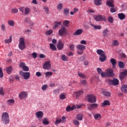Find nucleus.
I'll return each mask as SVG.
<instances>
[{"instance_id": "2f4dec72", "label": "nucleus", "mask_w": 127, "mask_h": 127, "mask_svg": "<svg viewBox=\"0 0 127 127\" xmlns=\"http://www.w3.org/2000/svg\"><path fill=\"white\" fill-rule=\"evenodd\" d=\"M53 74V73L52 72L47 71L45 73L46 78H49V77H51Z\"/></svg>"}, {"instance_id": "a18cd8bd", "label": "nucleus", "mask_w": 127, "mask_h": 127, "mask_svg": "<svg viewBox=\"0 0 127 127\" xmlns=\"http://www.w3.org/2000/svg\"><path fill=\"white\" fill-rule=\"evenodd\" d=\"M8 23L10 26H14V21L12 20H10L8 21Z\"/></svg>"}, {"instance_id": "f8f14e48", "label": "nucleus", "mask_w": 127, "mask_h": 127, "mask_svg": "<svg viewBox=\"0 0 127 127\" xmlns=\"http://www.w3.org/2000/svg\"><path fill=\"white\" fill-rule=\"evenodd\" d=\"M57 47L59 50H62V49H63V48L64 47V44L62 43V41H61V40L58 41Z\"/></svg>"}, {"instance_id": "4be33fe9", "label": "nucleus", "mask_w": 127, "mask_h": 127, "mask_svg": "<svg viewBox=\"0 0 127 127\" xmlns=\"http://www.w3.org/2000/svg\"><path fill=\"white\" fill-rule=\"evenodd\" d=\"M97 53L98 54V55H100V56H104V55H106L105 54V52L102 50H97Z\"/></svg>"}, {"instance_id": "473e14b6", "label": "nucleus", "mask_w": 127, "mask_h": 127, "mask_svg": "<svg viewBox=\"0 0 127 127\" xmlns=\"http://www.w3.org/2000/svg\"><path fill=\"white\" fill-rule=\"evenodd\" d=\"M50 47L51 49H52V50H53V51H56V50H57L56 46L55 45H54V44H50Z\"/></svg>"}, {"instance_id": "9b49d317", "label": "nucleus", "mask_w": 127, "mask_h": 127, "mask_svg": "<svg viewBox=\"0 0 127 127\" xmlns=\"http://www.w3.org/2000/svg\"><path fill=\"white\" fill-rule=\"evenodd\" d=\"M99 107V105H98L97 103H94L92 104H90V107H88L87 109L89 111H92V110H95V109H98V107Z\"/></svg>"}, {"instance_id": "1a4fd4ad", "label": "nucleus", "mask_w": 127, "mask_h": 127, "mask_svg": "<svg viewBox=\"0 0 127 127\" xmlns=\"http://www.w3.org/2000/svg\"><path fill=\"white\" fill-rule=\"evenodd\" d=\"M107 81L109 85H113L114 86H118L120 83L119 79L117 78H114L113 80L108 79Z\"/></svg>"}, {"instance_id": "39448f33", "label": "nucleus", "mask_w": 127, "mask_h": 127, "mask_svg": "<svg viewBox=\"0 0 127 127\" xmlns=\"http://www.w3.org/2000/svg\"><path fill=\"white\" fill-rule=\"evenodd\" d=\"M93 17L96 21H107L106 17L102 15H95Z\"/></svg>"}, {"instance_id": "774afa93", "label": "nucleus", "mask_w": 127, "mask_h": 127, "mask_svg": "<svg viewBox=\"0 0 127 127\" xmlns=\"http://www.w3.org/2000/svg\"><path fill=\"white\" fill-rule=\"evenodd\" d=\"M46 89H47V85H44L42 86V90H43V91H45L46 90Z\"/></svg>"}, {"instance_id": "a19ab883", "label": "nucleus", "mask_w": 127, "mask_h": 127, "mask_svg": "<svg viewBox=\"0 0 127 127\" xmlns=\"http://www.w3.org/2000/svg\"><path fill=\"white\" fill-rule=\"evenodd\" d=\"M69 48L70 51H74L75 50V45L74 44H70L69 46Z\"/></svg>"}, {"instance_id": "cd10ccee", "label": "nucleus", "mask_w": 127, "mask_h": 127, "mask_svg": "<svg viewBox=\"0 0 127 127\" xmlns=\"http://www.w3.org/2000/svg\"><path fill=\"white\" fill-rule=\"evenodd\" d=\"M106 59H107V58L106 57V55L104 56H101L99 58V60L101 62H105Z\"/></svg>"}, {"instance_id": "a211bd4d", "label": "nucleus", "mask_w": 127, "mask_h": 127, "mask_svg": "<svg viewBox=\"0 0 127 127\" xmlns=\"http://www.w3.org/2000/svg\"><path fill=\"white\" fill-rule=\"evenodd\" d=\"M83 30L78 29L73 33V35H81L83 33Z\"/></svg>"}, {"instance_id": "de8ad7c7", "label": "nucleus", "mask_w": 127, "mask_h": 127, "mask_svg": "<svg viewBox=\"0 0 127 127\" xmlns=\"http://www.w3.org/2000/svg\"><path fill=\"white\" fill-rule=\"evenodd\" d=\"M43 9L45 10V12L47 13V14H48V13H49V8H48V7L44 6Z\"/></svg>"}, {"instance_id": "f03ea898", "label": "nucleus", "mask_w": 127, "mask_h": 127, "mask_svg": "<svg viewBox=\"0 0 127 127\" xmlns=\"http://www.w3.org/2000/svg\"><path fill=\"white\" fill-rule=\"evenodd\" d=\"M76 48L77 49V54L79 55H82L83 51L86 49V47L84 45H78L76 46Z\"/></svg>"}, {"instance_id": "ddd939ff", "label": "nucleus", "mask_w": 127, "mask_h": 127, "mask_svg": "<svg viewBox=\"0 0 127 127\" xmlns=\"http://www.w3.org/2000/svg\"><path fill=\"white\" fill-rule=\"evenodd\" d=\"M36 117L39 120H41L43 118V112L42 111H39L35 113Z\"/></svg>"}, {"instance_id": "e2e57ef3", "label": "nucleus", "mask_w": 127, "mask_h": 127, "mask_svg": "<svg viewBox=\"0 0 127 127\" xmlns=\"http://www.w3.org/2000/svg\"><path fill=\"white\" fill-rule=\"evenodd\" d=\"M3 77V73L2 72V69L0 67V78Z\"/></svg>"}, {"instance_id": "412c9836", "label": "nucleus", "mask_w": 127, "mask_h": 127, "mask_svg": "<svg viewBox=\"0 0 127 127\" xmlns=\"http://www.w3.org/2000/svg\"><path fill=\"white\" fill-rule=\"evenodd\" d=\"M109 35V30L108 29H105L103 31V35L104 37H107Z\"/></svg>"}, {"instance_id": "f3484780", "label": "nucleus", "mask_w": 127, "mask_h": 127, "mask_svg": "<svg viewBox=\"0 0 127 127\" xmlns=\"http://www.w3.org/2000/svg\"><path fill=\"white\" fill-rule=\"evenodd\" d=\"M83 93H84V91L82 90H79L78 91L75 92L74 93V95H75V97L76 99H78V98H79V97H80L81 95H83Z\"/></svg>"}, {"instance_id": "72a5a7b5", "label": "nucleus", "mask_w": 127, "mask_h": 127, "mask_svg": "<svg viewBox=\"0 0 127 127\" xmlns=\"http://www.w3.org/2000/svg\"><path fill=\"white\" fill-rule=\"evenodd\" d=\"M62 122V119H57L55 122V124L56 125V126H58V125H60V124Z\"/></svg>"}, {"instance_id": "2eb2a0df", "label": "nucleus", "mask_w": 127, "mask_h": 127, "mask_svg": "<svg viewBox=\"0 0 127 127\" xmlns=\"http://www.w3.org/2000/svg\"><path fill=\"white\" fill-rule=\"evenodd\" d=\"M106 5L109 7H115V5H114V0H107L106 2Z\"/></svg>"}, {"instance_id": "bb28decb", "label": "nucleus", "mask_w": 127, "mask_h": 127, "mask_svg": "<svg viewBox=\"0 0 127 127\" xmlns=\"http://www.w3.org/2000/svg\"><path fill=\"white\" fill-rule=\"evenodd\" d=\"M43 124L45 126H47L48 125H49V121H48V119L46 118H44L43 120Z\"/></svg>"}, {"instance_id": "c03bdc74", "label": "nucleus", "mask_w": 127, "mask_h": 127, "mask_svg": "<svg viewBox=\"0 0 127 127\" xmlns=\"http://www.w3.org/2000/svg\"><path fill=\"white\" fill-rule=\"evenodd\" d=\"M119 44L120 43L119 42V41H118V40H115L113 41V45L114 46H119Z\"/></svg>"}, {"instance_id": "37998d69", "label": "nucleus", "mask_w": 127, "mask_h": 127, "mask_svg": "<svg viewBox=\"0 0 127 127\" xmlns=\"http://www.w3.org/2000/svg\"><path fill=\"white\" fill-rule=\"evenodd\" d=\"M64 15H68L69 14V9L65 8L64 10Z\"/></svg>"}, {"instance_id": "f257e3e1", "label": "nucleus", "mask_w": 127, "mask_h": 127, "mask_svg": "<svg viewBox=\"0 0 127 127\" xmlns=\"http://www.w3.org/2000/svg\"><path fill=\"white\" fill-rule=\"evenodd\" d=\"M1 121L3 124H5V125L9 124V115H8V113L4 112L2 114Z\"/></svg>"}, {"instance_id": "b1692460", "label": "nucleus", "mask_w": 127, "mask_h": 127, "mask_svg": "<svg viewBox=\"0 0 127 127\" xmlns=\"http://www.w3.org/2000/svg\"><path fill=\"white\" fill-rule=\"evenodd\" d=\"M102 94L104 96H105L106 97H111V92L106 91H102Z\"/></svg>"}, {"instance_id": "4d7b16f0", "label": "nucleus", "mask_w": 127, "mask_h": 127, "mask_svg": "<svg viewBox=\"0 0 127 127\" xmlns=\"http://www.w3.org/2000/svg\"><path fill=\"white\" fill-rule=\"evenodd\" d=\"M22 69L24 71L26 72L29 71V68H28V66L26 65H25Z\"/></svg>"}, {"instance_id": "f704fd0d", "label": "nucleus", "mask_w": 127, "mask_h": 127, "mask_svg": "<svg viewBox=\"0 0 127 127\" xmlns=\"http://www.w3.org/2000/svg\"><path fill=\"white\" fill-rule=\"evenodd\" d=\"M94 3L96 5H101L102 4V0H95Z\"/></svg>"}, {"instance_id": "bf43d9fd", "label": "nucleus", "mask_w": 127, "mask_h": 127, "mask_svg": "<svg viewBox=\"0 0 127 127\" xmlns=\"http://www.w3.org/2000/svg\"><path fill=\"white\" fill-rule=\"evenodd\" d=\"M110 11L112 13L116 12V11H117V9H116L115 7H112L110 9Z\"/></svg>"}, {"instance_id": "3c124183", "label": "nucleus", "mask_w": 127, "mask_h": 127, "mask_svg": "<svg viewBox=\"0 0 127 127\" xmlns=\"http://www.w3.org/2000/svg\"><path fill=\"white\" fill-rule=\"evenodd\" d=\"M24 10L25 14H28L30 12V8L28 7L25 8Z\"/></svg>"}, {"instance_id": "423d86ee", "label": "nucleus", "mask_w": 127, "mask_h": 127, "mask_svg": "<svg viewBox=\"0 0 127 127\" xmlns=\"http://www.w3.org/2000/svg\"><path fill=\"white\" fill-rule=\"evenodd\" d=\"M18 47L20 50H24L25 49V43L24 42V38H20L19 39V43Z\"/></svg>"}, {"instance_id": "6e6d98bb", "label": "nucleus", "mask_w": 127, "mask_h": 127, "mask_svg": "<svg viewBox=\"0 0 127 127\" xmlns=\"http://www.w3.org/2000/svg\"><path fill=\"white\" fill-rule=\"evenodd\" d=\"M108 20L109 22H110L111 23H113L114 22V18L112 17H108Z\"/></svg>"}, {"instance_id": "58836bf2", "label": "nucleus", "mask_w": 127, "mask_h": 127, "mask_svg": "<svg viewBox=\"0 0 127 127\" xmlns=\"http://www.w3.org/2000/svg\"><path fill=\"white\" fill-rule=\"evenodd\" d=\"M12 41V37L11 36H9V39H5L4 40L5 43H10Z\"/></svg>"}, {"instance_id": "6e6552de", "label": "nucleus", "mask_w": 127, "mask_h": 127, "mask_svg": "<svg viewBox=\"0 0 127 127\" xmlns=\"http://www.w3.org/2000/svg\"><path fill=\"white\" fill-rule=\"evenodd\" d=\"M19 75L21 77H23L24 80H28L30 77V73L28 72H23L22 70L19 71Z\"/></svg>"}, {"instance_id": "c85d7f7f", "label": "nucleus", "mask_w": 127, "mask_h": 127, "mask_svg": "<svg viewBox=\"0 0 127 127\" xmlns=\"http://www.w3.org/2000/svg\"><path fill=\"white\" fill-rule=\"evenodd\" d=\"M121 90L124 92L127 93V85H123L121 87Z\"/></svg>"}, {"instance_id": "aec40b11", "label": "nucleus", "mask_w": 127, "mask_h": 127, "mask_svg": "<svg viewBox=\"0 0 127 127\" xmlns=\"http://www.w3.org/2000/svg\"><path fill=\"white\" fill-rule=\"evenodd\" d=\"M55 25L53 27V29L54 30L56 29V28L58 27L59 25H61L62 23H61V22L55 21Z\"/></svg>"}, {"instance_id": "864d4df0", "label": "nucleus", "mask_w": 127, "mask_h": 127, "mask_svg": "<svg viewBox=\"0 0 127 127\" xmlns=\"http://www.w3.org/2000/svg\"><path fill=\"white\" fill-rule=\"evenodd\" d=\"M126 78V75L123 73V72H121L120 75V78L121 80H124Z\"/></svg>"}, {"instance_id": "c9c22d12", "label": "nucleus", "mask_w": 127, "mask_h": 127, "mask_svg": "<svg viewBox=\"0 0 127 127\" xmlns=\"http://www.w3.org/2000/svg\"><path fill=\"white\" fill-rule=\"evenodd\" d=\"M77 74L79 77H80V78H82V79H85V78H86V75H85V74L82 72H78Z\"/></svg>"}, {"instance_id": "5701e85b", "label": "nucleus", "mask_w": 127, "mask_h": 127, "mask_svg": "<svg viewBox=\"0 0 127 127\" xmlns=\"http://www.w3.org/2000/svg\"><path fill=\"white\" fill-rule=\"evenodd\" d=\"M110 101L108 100H105L102 104L101 107H104L105 106H110Z\"/></svg>"}, {"instance_id": "69168bd1", "label": "nucleus", "mask_w": 127, "mask_h": 127, "mask_svg": "<svg viewBox=\"0 0 127 127\" xmlns=\"http://www.w3.org/2000/svg\"><path fill=\"white\" fill-rule=\"evenodd\" d=\"M25 66V64L23 62H22L20 64V68H23Z\"/></svg>"}, {"instance_id": "052dcab7", "label": "nucleus", "mask_w": 127, "mask_h": 127, "mask_svg": "<svg viewBox=\"0 0 127 127\" xmlns=\"http://www.w3.org/2000/svg\"><path fill=\"white\" fill-rule=\"evenodd\" d=\"M32 56L34 59H36L37 58V54L35 52H34L32 54Z\"/></svg>"}, {"instance_id": "0e129e2a", "label": "nucleus", "mask_w": 127, "mask_h": 127, "mask_svg": "<svg viewBox=\"0 0 127 127\" xmlns=\"http://www.w3.org/2000/svg\"><path fill=\"white\" fill-rule=\"evenodd\" d=\"M81 44H84V45H87V41L85 40H82L80 41Z\"/></svg>"}, {"instance_id": "680f3d73", "label": "nucleus", "mask_w": 127, "mask_h": 127, "mask_svg": "<svg viewBox=\"0 0 127 127\" xmlns=\"http://www.w3.org/2000/svg\"><path fill=\"white\" fill-rule=\"evenodd\" d=\"M66 122V117L63 116L62 118V123L63 124Z\"/></svg>"}, {"instance_id": "13d9d810", "label": "nucleus", "mask_w": 127, "mask_h": 127, "mask_svg": "<svg viewBox=\"0 0 127 127\" xmlns=\"http://www.w3.org/2000/svg\"><path fill=\"white\" fill-rule=\"evenodd\" d=\"M11 12L12 13H17V12H18V10L16 8L12 9Z\"/></svg>"}, {"instance_id": "20e7f679", "label": "nucleus", "mask_w": 127, "mask_h": 127, "mask_svg": "<svg viewBox=\"0 0 127 127\" xmlns=\"http://www.w3.org/2000/svg\"><path fill=\"white\" fill-rule=\"evenodd\" d=\"M87 101L89 103L93 104L97 102V99H96V96L93 94H89L87 95Z\"/></svg>"}, {"instance_id": "79ce46f5", "label": "nucleus", "mask_w": 127, "mask_h": 127, "mask_svg": "<svg viewBox=\"0 0 127 127\" xmlns=\"http://www.w3.org/2000/svg\"><path fill=\"white\" fill-rule=\"evenodd\" d=\"M74 110V107H70V106H67L66 108V112H71V111H73Z\"/></svg>"}, {"instance_id": "9d476101", "label": "nucleus", "mask_w": 127, "mask_h": 127, "mask_svg": "<svg viewBox=\"0 0 127 127\" xmlns=\"http://www.w3.org/2000/svg\"><path fill=\"white\" fill-rule=\"evenodd\" d=\"M44 70H50L51 69V63L50 61L45 62L43 66Z\"/></svg>"}, {"instance_id": "ea45409f", "label": "nucleus", "mask_w": 127, "mask_h": 127, "mask_svg": "<svg viewBox=\"0 0 127 127\" xmlns=\"http://www.w3.org/2000/svg\"><path fill=\"white\" fill-rule=\"evenodd\" d=\"M57 8L59 10H62L63 8V4L60 3L57 6Z\"/></svg>"}, {"instance_id": "603ef678", "label": "nucleus", "mask_w": 127, "mask_h": 127, "mask_svg": "<svg viewBox=\"0 0 127 127\" xmlns=\"http://www.w3.org/2000/svg\"><path fill=\"white\" fill-rule=\"evenodd\" d=\"M60 99L61 100H65L66 99V96H65V94H61L60 95Z\"/></svg>"}, {"instance_id": "0eeeda50", "label": "nucleus", "mask_w": 127, "mask_h": 127, "mask_svg": "<svg viewBox=\"0 0 127 127\" xmlns=\"http://www.w3.org/2000/svg\"><path fill=\"white\" fill-rule=\"evenodd\" d=\"M105 74L104 77H114L115 75V73H114V69L112 68L107 69Z\"/></svg>"}, {"instance_id": "dca6fc26", "label": "nucleus", "mask_w": 127, "mask_h": 127, "mask_svg": "<svg viewBox=\"0 0 127 127\" xmlns=\"http://www.w3.org/2000/svg\"><path fill=\"white\" fill-rule=\"evenodd\" d=\"M97 72L99 74V75H101V77L103 78H105V72H103V70H102V68L98 67L97 68Z\"/></svg>"}, {"instance_id": "7ed1b4c3", "label": "nucleus", "mask_w": 127, "mask_h": 127, "mask_svg": "<svg viewBox=\"0 0 127 127\" xmlns=\"http://www.w3.org/2000/svg\"><path fill=\"white\" fill-rule=\"evenodd\" d=\"M67 28L64 26H62L60 30H59V35L60 36H65L67 34Z\"/></svg>"}, {"instance_id": "338daca9", "label": "nucleus", "mask_w": 127, "mask_h": 127, "mask_svg": "<svg viewBox=\"0 0 127 127\" xmlns=\"http://www.w3.org/2000/svg\"><path fill=\"white\" fill-rule=\"evenodd\" d=\"M73 123L76 126H79V125H80L79 121H78L77 120H74Z\"/></svg>"}, {"instance_id": "4468645a", "label": "nucleus", "mask_w": 127, "mask_h": 127, "mask_svg": "<svg viewBox=\"0 0 127 127\" xmlns=\"http://www.w3.org/2000/svg\"><path fill=\"white\" fill-rule=\"evenodd\" d=\"M19 97L20 100H22V99H25V98L27 97V93H26L25 91H23L19 94Z\"/></svg>"}, {"instance_id": "5fc2aeb1", "label": "nucleus", "mask_w": 127, "mask_h": 127, "mask_svg": "<svg viewBox=\"0 0 127 127\" xmlns=\"http://www.w3.org/2000/svg\"><path fill=\"white\" fill-rule=\"evenodd\" d=\"M69 21L68 20H64L63 22V25L66 27H68V24H69Z\"/></svg>"}, {"instance_id": "09e8293b", "label": "nucleus", "mask_w": 127, "mask_h": 127, "mask_svg": "<svg viewBox=\"0 0 127 127\" xmlns=\"http://www.w3.org/2000/svg\"><path fill=\"white\" fill-rule=\"evenodd\" d=\"M53 33V30H49L47 31H46V35H51Z\"/></svg>"}, {"instance_id": "7c9ffc66", "label": "nucleus", "mask_w": 127, "mask_h": 127, "mask_svg": "<svg viewBox=\"0 0 127 127\" xmlns=\"http://www.w3.org/2000/svg\"><path fill=\"white\" fill-rule=\"evenodd\" d=\"M76 119L78 121H82L83 120V114H79L76 116Z\"/></svg>"}, {"instance_id": "4c0bfd02", "label": "nucleus", "mask_w": 127, "mask_h": 127, "mask_svg": "<svg viewBox=\"0 0 127 127\" xmlns=\"http://www.w3.org/2000/svg\"><path fill=\"white\" fill-rule=\"evenodd\" d=\"M94 117L95 120H100L101 118L102 117L101 114H97L94 115Z\"/></svg>"}, {"instance_id": "e433bc0d", "label": "nucleus", "mask_w": 127, "mask_h": 127, "mask_svg": "<svg viewBox=\"0 0 127 127\" xmlns=\"http://www.w3.org/2000/svg\"><path fill=\"white\" fill-rule=\"evenodd\" d=\"M118 66L120 68H125V64H124V62L120 61L118 63Z\"/></svg>"}, {"instance_id": "49530a36", "label": "nucleus", "mask_w": 127, "mask_h": 127, "mask_svg": "<svg viewBox=\"0 0 127 127\" xmlns=\"http://www.w3.org/2000/svg\"><path fill=\"white\" fill-rule=\"evenodd\" d=\"M7 104L8 105H10L11 104H14V100L9 99L7 101Z\"/></svg>"}, {"instance_id": "c756f323", "label": "nucleus", "mask_w": 127, "mask_h": 127, "mask_svg": "<svg viewBox=\"0 0 127 127\" xmlns=\"http://www.w3.org/2000/svg\"><path fill=\"white\" fill-rule=\"evenodd\" d=\"M6 71L7 74H10L12 71V66H10L9 67H6Z\"/></svg>"}, {"instance_id": "8fccbe9b", "label": "nucleus", "mask_w": 127, "mask_h": 127, "mask_svg": "<svg viewBox=\"0 0 127 127\" xmlns=\"http://www.w3.org/2000/svg\"><path fill=\"white\" fill-rule=\"evenodd\" d=\"M67 59L68 58H67V56H66L65 55H62V60L63 61H67Z\"/></svg>"}, {"instance_id": "a878e982", "label": "nucleus", "mask_w": 127, "mask_h": 127, "mask_svg": "<svg viewBox=\"0 0 127 127\" xmlns=\"http://www.w3.org/2000/svg\"><path fill=\"white\" fill-rule=\"evenodd\" d=\"M110 62L111 64L113 65V67H115L116 66V64H117V61L116 59L112 58L110 60Z\"/></svg>"}, {"instance_id": "6ab92c4d", "label": "nucleus", "mask_w": 127, "mask_h": 127, "mask_svg": "<svg viewBox=\"0 0 127 127\" xmlns=\"http://www.w3.org/2000/svg\"><path fill=\"white\" fill-rule=\"evenodd\" d=\"M118 17L121 20H124L126 18V15L124 13H120L118 14Z\"/></svg>"}, {"instance_id": "393cba45", "label": "nucleus", "mask_w": 127, "mask_h": 127, "mask_svg": "<svg viewBox=\"0 0 127 127\" xmlns=\"http://www.w3.org/2000/svg\"><path fill=\"white\" fill-rule=\"evenodd\" d=\"M90 25H91V26L93 27L94 28V29L100 30V29H101V28H102V26H101L100 25H94L93 24H91Z\"/></svg>"}]
</instances>
